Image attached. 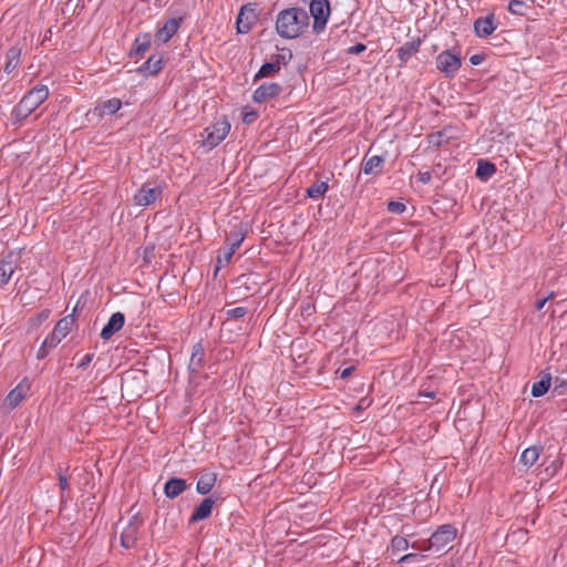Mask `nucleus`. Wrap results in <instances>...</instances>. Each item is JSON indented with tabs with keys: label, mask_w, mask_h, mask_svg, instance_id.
Instances as JSON below:
<instances>
[{
	"label": "nucleus",
	"mask_w": 567,
	"mask_h": 567,
	"mask_svg": "<svg viewBox=\"0 0 567 567\" xmlns=\"http://www.w3.org/2000/svg\"><path fill=\"white\" fill-rule=\"evenodd\" d=\"M309 13L300 7H291L278 12L275 29L282 39H297L309 28Z\"/></svg>",
	"instance_id": "nucleus-1"
},
{
	"label": "nucleus",
	"mask_w": 567,
	"mask_h": 567,
	"mask_svg": "<svg viewBox=\"0 0 567 567\" xmlns=\"http://www.w3.org/2000/svg\"><path fill=\"white\" fill-rule=\"evenodd\" d=\"M309 13L313 19V33L321 34L327 27L331 13L329 0H311L309 3Z\"/></svg>",
	"instance_id": "nucleus-5"
},
{
	"label": "nucleus",
	"mask_w": 567,
	"mask_h": 567,
	"mask_svg": "<svg viewBox=\"0 0 567 567\" xmlns=\"http://www.w3.org/2000/svg\"><path fill=\"white\" fill-rule=\"evenodd\" d=\"M542 447L533 445L527 449H525L520 455V463H523L525 466H532L536 463V461L539 458Z\"/></svg>",
	"instance_id": "nucleus-28"
},
{
	"label": "nucleus",
	"mask_w": 567,
	"mask_h": 567,
	"mask_svg": "<svg viewBox=\"0 0 567 567\" xmlns=\"http://www.w3.org/2000/svg\"><path fill=\"white\" fill-rule=\"evenodd\" d=\"M122 107V101L117 97H112L106 101L99 103L95 107V112L99 116L113 115Z\"/></svg>",
	"instance_id": "nucleus-23"
},
{
	"label": "nucleus",
	"mask_w": 567,
	"mask_h": 567,
	"mask_svg": "<svg viewBox=\"0 0 567 567\" xmlns=\"http://www.w3.org/2000/svg\"><path fill=\"white\" fill-rule=\"evenodd\" d=\"M548 299H549V297H545V298L538 299V300L536 301V305H535V306H536V309H537V310H542V309L545 307V305H546V302L548 301Z\"/></svg>",
	"instance_id": "nucleus-50"
},
{
	"label": "nucleus",
	"mask_w": 567,
	"mask_h": 567,
	"mask_svg": "<svg viewBox=\"0 0 567 567\" xmlns=\"http://www.w3.org/2000/svg\"><path fill=\"white\" fill-rule=\"evenodd\" d=\"M417 179L422 183V184H427L431 182L432 179V175L430 172H420L417 174Z\"/></svg>",
	"instance_id": "nucleus-45"
},
{
	"label": "nucleus",
	"mask_w": 567,
	"mask_h": 567,
	"mask_svg": "<svg viewBox=\"0 0 567 567\" xmlns=\"http://www.w3.org/2000/svg\"><path fill=\"white\" fill-rule=\"evenodd\" d=\"M329 178L326 181H316L306 190L307 196L311 199H319L324 196L329 189Z\"/></svg>",
	"instance_id": "nucleus-25"
},
{
	"label": "nucleus",
	"mask_w": 567,
	"mask_h": 567,
	"mask_svg": "<svg viewBox=\"0 0 567 567\" xmlns=\"http://www.w3.org/2000/svg\"><path fill=\"white\" fill-rule=\"evenodd\" d=\"M280 71V68L278 66V64L275 62V60L271 59V61L269 62H265L258 73L256 74L255 79H261V78H266L268 75H271L274 73H277Z\"/></svg>",
	"instance_id": "nucleus-32"
},
{
	"label": "nucleus",
	"mask_w": 567,
	"mask_h": 567,
	"mask_svg": "<svg viewBox=\"0 0 567 567\" xmlns=\"http://www.w3.org/2000/svg\"><path fill=\"white\" fill-rule=\"evenodd\" d=\"M367 47L365 44L363 43H355L354 45H351L348 48L347 52L348 54H360L362 53L363 51H365Z\"/></svg>",
	"instance_id": "nucleus-42"
},
{
	"label": "nucleus",
	"mask_w": 567,
	"mask_h": 567,
	"mask_svg": "<svg viewBox=\"0 0 567 567\" xmlns=\"http://www.w3.org/2000/svg\"><path fill=\"white\" fill-rule=\"evenodd\" d=\"M554 392H558V394H561L563 392L561 391H558L559 388H564L567 385V382L565 380H560L559 378H556L554 380Z\"/></svg>",
	"instance_id": "nucleus-47"
},
{
	"label": "nucleus",
	"mask_w": 567,
	"mask_h": 567,
	"mask_svg": "<svg viewBox=\"0 0 567 567\" xmlns=\"http://www.w3.org/2000/svg\"><path fill=\"white\" fill-rule=\"evenodd\" d=\"M215 504V499L213 497L204 498L198 506L195 507L190 517L189 524L197 523L199 520H204L208 518L212 514L213 506Z\"/></svg>",
	"instance_id": "nucleus-19"
},
{
	"label": "nucleus",
	"mask_w": 567,
	"mask_h": 567,
	"mask_svg": "<svg viewBox=\"0 0 567 567\" xmlns=\"http://www.w3.org/2000/svg\"><path fill=\"white\" fill-rule=\"evenodd\" d=\"M436 68L446 78H453L462 65V58L460 52H452L444 50L436 56Z\"/></svg>",
	"instance_id": "nucleus-6"
},
{
	"label": "nucleus",
	"mask_w": 567,
	"mask_h": 567,
	"mask_svg": "<svg viewBox=\"0 0 567 567\" xmlns=\"http://www.w3.org/2000/svg\"><path fill=\"white\" fill-rule=\"evenodd\" d=\"M33 109L28 106L27 103H24L22 100L14 106L12 111V115L16 118V121L20 122L24 118H27L29 115L33 113Z\"/></svg>",
	"instance_id": "nucleus-31"
},
{
	"label": "nucleus",
	"mask_w": 567,
	"mask_h": 567,
	"mask_svg": "<svg viewBox=\"0 0 567 567\" xmlns=\"http://www.w3.org/2000/svg\"><path fill=\"white\" fill-rule=\"evenodd\" d=\"M28 386L23 385V383H19L16 388H13L3 401V408L12 411L14 410L27 396Z\"/></svg>",
	"instance_id": "nucleus-16"
},
{
	"label": "nucleus",
	"mask_w": 567,
	"mask_h": 567,
	"mask_svg": "<svg viewBox=\"0 0 567 567\" xmlns=\"http://www.w3.org/2000/svg\"><path fill=\"white\" fill-rule=\"evenodd\" d=\"M59 486L61 491H65L69 486L68 477L63 475L62 473H59Z\"/></svg>",
	"instance_id": "nucleus-48"
},
{
	"label": "nucleus",
	"mask_w": 567,
	"mask_h": 567,
	"mask_svg": "<svg viewBox=\"0 0 567 567\" xmlns=\"http://www.w3.org/2000/svg\"><path fill=\"white\" fill-rule=\"evenodd\" d=\"M425 560V555L419 553H410L402 556L399 559V563L409 565L411 567H422V564Z\"/></svg>",
	"instance_id": "nucleus-30"
},
{
	"label": "nucleus",
	"mask_w": 567,
	"mask_h": 567,
	"mask_svg": "<svg viewBox=\"0 0 567 567\" xmlns=\"http://www.w3.org/2000/svg\"><path fill=\"white\" fill-rule=\"evenodd\" d=\"M258 20L255 3L244 4L238 13L236 25L238 33H248Z\"/></svg>",
	"instance_id": "nucleus-7"
},
{
	"label": "nucleus",
	"mask_w": 567,
	"mask_h": 567,
	"mask_svg": "<svg viewBox=\"0 0 567 567\" xmlns=\"http://www.w3.org/2000/svg\"><path fill=\"white\" fill-rule=\"evenodd\" d=\"M445 131H437L435 133H432L429 135V143L433 146H441L443 141L442 137L444 136Z\"/></svg>",
	"instance_id": "nucleus-41"
},
{
	"label": "nucleus",
	"mask_w": 567,
	"mask_h": 567,
	"mask_svg": "<svg viewBox=\"0 0 567 567\" xmlns=\"http://www.w3.org/2000/svg\"><path fill=\"white\" fill-rule=\"evenodd\" d=\"M75 322L74 316L69 315L60 319L52 332L47 336L37 352V359H44L72 330Z\"/></svg>",
	"instance_id": "nucleus-2"
},
{
	"label": "nucleus",
	"mask_w": 567,
	"mask_h": 567,
	"mask_svg": "<svg viewBox=\"0 0 567 567\" xmlns=\"http://www.w3.org/2000/svg\"><path fill=\"white\" fill-rule=\"evenodd\" d=\"M496 173V166L488 162V161H485V159H480L477 162V168H476V172H475V175L482 179V181H487L494 174Z\"/></svg>",
	"instance_id": "nucleus-26"
},
{
	"label": "nucleus",
	"mask_w": 567,
	"mask_h": 567,
	"mask_svg": "<svg viewBox=\"0 0 567 567\" xmlns=\"http://www.w3.org/2000/svg\"><path fill=\"white\" fill-rule=\"evenodd\" d=\"M284 89L279 83L266 82L258 86L252 93V100L256 103H262L275 99L282 93Z\"/></svg>",
	"instance_id": "nucleus-10"
},
{
	"label": "nucleus",
	"mask_w": 567,
	"mask_h": 567,
	"mask_svg": "<svg viewBox=\"0 0 567 567\" xmlns=\"http://www.w3.org/2000/svg\"><path fill=\"white\" fill-rule=\"evenodd\" d=\"M18 267V257L14 252H9L0 260V286L7 285Z\"/></svg>",
	"instance_id": "nucleus-14"
},
{
	"label": "nucleus",
	"mask_w": 567,
	"mask_h": 567,
	"mask_svg": "<svg viewBox=\"0 0 567 567\" xmlns=\"http://www.w3.org/2000/svg\"><path fill=\"white\" fill-rule=\"evenodd\" d=\"M245 236H246V234L241 229L230 233V235L228 237V240H230V244L227 248L231 249L233 252L235 254V251L240 247L243 240L245 239Z\"/></svg>",
	"instance_id": "nucleus-33"
},
{
	"label": "nucleus",
	"mask_w": 567,
	"mask_h": 567,
	"mask_svg": "<svg viewBox=\"0 0 567 567\" xmlns=\"http://www.w3.org/2000/svg\"><path fill=\"white\" fill-rule=\"evenodd\" d=\"M384 163V156L373 155L369 158H364L362 163V171L365 175H379L382 173Z\"/></svg>",
	"instance_id": "nucleus-21"
},
{
	"label": "nucleus",
	"mask_w": 567,
	"mask_h": 567,
	"mask_svg": "<svg viewBox=\"0 0 567 567\" xmlns=\"http://www.w3.org/2000/svg\"><path fill=\"white\" fill-rule=\"evenodd\" d=\"M497 27L498 22L493 13L477 18L473 24L475 35L482 39L489 37Z\"/></svg>",
	"instance_id": "nucleus-11"
},
{
	"label": "nucleus",
	"mask_w": 567,
	"mask_h": 567,
	"mask_svg": "<svg viewBox=\"0 0 567 567\" xmlns=\"http://www.w3.org/2000/svg\"><path fill=\"white\" fill-rule=\"evenodd\" d=\"M125 322V317L122 312L113 313L107 323L103 327L101 331V338L103 340L111 339L117 331H120Z\"/></svg>",
	"instance_id": "nucleus-15"
},
{
	"label": "nucleus",
	"mask_w": 567,
	"mask_h": 567,
	"mask_svg": "<svg viewBox=\"0 0 567 567\" xmlns=\"http://www.w3.org/2000/svg\"><path fill=\"white\" fill-rule=\"evenodd\" d=\"M189 487L186 480L172 477L164 484V494L167 498L174 499Z\"/></svg>",
	"instance_id": "nucleus-18"
},
{
	"label": "nucleus",
	"mask_w": 567,
	"mask_h": 567,
	"mask_svg": "<svg viewBox=\"0 0 567 567\" xmlns=\"http://www.w3.org/2000/svg\"><path fill=\"white\" fill-rule=\"evenodd\" d=\"M204 359H205V350L200 342H197L194 344L189 363H188V372L190 380H194L202 372V369L204 367Z\"/></svg>",
	"instance_id": "nucleus-12"
},
{
	"label": "nucleus",
	"mask_w": 567,
	"mask_h": 567,
	"mask_svg": "<svg viewBox=\"0 0 567 567\" xmlns=\"http://www.w3.org/2000/svg\"><path fill=\"white\" fill-rule=\"evenodd\" d=\"M49 96L47 85L38 84L31 89L21 100L35 111Z\"/></svg>",
	"instance_id": "nucleus-13"
},
{
	"label": "nucleus",
	"mask_w": 567,
	"mask_h": 567,
	"mask_svg": "<svg viewBox=\"0 0 567 567\" xmlns=\"http://www.w3.org/2000/svg\"><path fill=\"white\" fill-rule=\"evenodd\" d=\"M94 353H86L78 363L79 369H85L93 360Z\"/></svg>",
	"instance_id": "nucleus-44"
},
{
	"label": "nucleus",
	"mask_w": 567,
	"mask_h": 567,
	"mask_svg": "<svg viewBox=\"0 0 567 567\" xmlns=\"http://www.w3.org/2000/svg\"><path fill=\"white\" fill-rule=\"evenodd\" d=\"M142 524L143 520L136 515L130 519L121 534V545L124 548L131 549L136 545Z\"/></svg>",
	"instance_id": "nucleus-9"
},
{
	"label": "nucleus",
	"mask_w": 567,
	"mask_h": 567,
	"mask_svg": "<svg viewBox=\"0 0 567 567\" xmlns=\"http://www.w3.org/2000/svg\"><path fill=\"white\" fill-rule=\"evenodd\" d=\"M163 68L162 56L151 55L141 66V70L148 75H156Z\"/></svg>",
	"instance_id": "nucleus-27"
},
{
	"label": "nucleus",
	"mask_w": 567,
	"mask_h": 567,
	"mask_svg": "<svg viewBox=\"0 0 567 567\" xmlns=\"http://www.w3.org/2000/svg\"><path fill=\"white\" fill-rule=\"evenodd\" d=\"M420 396H424V398H429V399H434L435 398V392L423 391V392H420Z\"/></svg>",
	"instance_id": "nucleus-51"
},
{
	"label": "nucleus",
	"mask_w": 567,
	"mask_h": 567,
	"mask_svg": "<svg viewBox=\"0 0 567 567\" xmlns=\"http://www.w3.org/2000/svg\"><path fill=\"white\" fill-rule=\"evenodd\" d=\"M6 56L7 62L3 70L7 74H10L18 68L20 63L21 49H19L18 47H11L7 51Z\"/></svg>",
	"instance_id": "nucleus-24"
},
{
	"label": "nucleus",
	"mask_w": 567,
	"mask_h": 567,
	"mask_svg": "<svg viewBox=\"0 0 567 567\" xmlns=\"http://www.w3.org/2000/svg\"><path fill=\"white\" fill-rule=\"evenodd\" d=\"M161 190L155 187H150V185L144 184L134 195V203L137 206H148L156 200Z\"/></svg>",
	"instance_id": "nucleus-17"
},
{
	"label": "nucleus",
	"mask_w": 567,
	"mask_h": 567,
	"mask_svg": "<svg viewBox=\"0 0 567 567\" xmlns=\"http://www.w3.org/2000/svg\"><path fill=\"white\" fill-rule=\"evenodd\" d=\"M217 481V474L210 471L200 472L199 478L196 484V491L200 495H207L214 487Z\"/></svg>",
	"instance_id": "nucleus-20"
},
{
	"label": "nucleus",
	"mask_w": 567,
	"mask_h": 567,
	"mask_svg": "<svg viewBox=\"0 0 567 567\" xmlns=\"http://www.w3.org/2000/svg\"><path fill=\"white\" fill-rule=\"evenodd\" d=\"M410 547L409 540L403 536H394L391 539V550L392 553L404 551Z\"/></svg>",
	"instance_id": "nucleus-34"
},
{
	"label": "nucleus",
	"mask_w": 567,
	"mask_h": 567,
	"mask_svg": "<svg viewBox=\"0 0 567 567\" xmlns=\"http://www.w3.org/2000/svg\"><path fill=\"white\" fill-rule=\"evenodd\" d=\"M151 45V40L148 34H144L143 37H137L134 41L135 51L137 54H142L148 50Z\"/></svg>",
	"instance_id": "nucleus-35"
},
{
	"label": "nucleus",
	"mask_w": 567,
	"mask_h": 567,
	"mask_svg": "<svg viewBox=\"0 0 567 567\" xmlns=\"http://www.w3.org/2000/svg\"><path fill=\"white\" fill-rule=\"evenodd\" d=\"M247 312H248V310L246 307H236V308L229 309L227 311V315L231 319H239V318H243L244 316H246Z\"/></svg>",
	"instance_id": "nucleus-40"
},
{
	"label": "nucleus",
	"mask_w": 567,
	"mask_h": 567,
	"mask_svg": "<svg viewBox=\"0 0 567 567\" xmlns=\"http://www.w3.org/2000/svg\"><path fill=\"white\" fill-rule=\"evenodd\" d=\"M292 58V52L289 49H282L280 53L274 55L271 59L275 60V62L280 68L281 65H287L288 62Z\"/></svg>",
	"instance_id": "nucleus-38"
},
{
	"label": "nucleus",
	"mask_w": 567,
	"mask_h": 567,
	"mask_svg": "<svg viewBox=\"0 0 567 567\" xmlns=\"http://www.w3.org/2000/svg\"><path fill=\"white\" fill-rule=\"evenodd\" d=\"M233 256L234 252L231 249H228L227 247L221 249L217 256V267L215 271L217 272L221 267L227 265Z\"/></svg>",
	"instance_id": "nucleus-37"
},
{
	"label": "nucleus",
	"mask_w": 567,
	"mask_h": 567,
	"mask_svg": "<svg viewBox=\"0 0 567 567\" xmlns=\"http://www.w3.org/2000/svg\"><path fill=\"white\" fill-rule=\"evenodd\" d=\"M484 55L483 54H473L471 58H470V62L472 65H480L481 63H483L484 61Z\"/></svg>",
	"instance_id": "nucleus-46"
},
{
	"label": "nucleus",
	"mask_w": 567,
	"mask_h": 567,
	"mask_svg": "<svg viewBox=\"0 0 567 567\" xmlns=\"http://www.w3.org/2000/svg\"><path fill=\"white\" fill-rule=\"evenodd\" d=\"M421 45V39H412L403 43L398 50V58L402 62H406L413 54H415Z\"/></svg>",
	"instance_id": "nucleus-22"
},
{
	"label": "nucleus",
	"mask_w": 567,
	"mask_h": 567,
	"mask_svg": "<svg viewBox=\"0 0 567 567\" xmlns=\"http://www.w3.org/2000/svg\"><path fill=\"white\" fill-rule=\"evenodd\" d=\"M456 535L457 529L454 525L444 524L431 535L426 547L419 546L416 543H413L411 547L420 550H434L436 553L443 551L446 546L456 538Z\"/></svg>",
	"instance_id": "nucleus-3"
},
{
	"label": "nucleus",
	"mask_w": 567,
	"mask_h": 567,
	"mask_svg": "<svg viewBox=\"0 0 567 567\" xmlns=\"http://www.w3.org/2000/svg\"><path fill=\"white\" fill-rule=\"evenodd\" d=\"M50 316V310L49 309H44L42 310L35 318H33L32 320L34 321V326H40L42 322H44Z\"/></svg>",
	"instance_id": "nucleus-43"
},
{
	"label": "nucleus",
	"mask_w": 567,
	"mask_h": 567,
	"mask_svg": "<svg viewBox=\"0 0 567 567\" xmlns=\"http://www.w3.org/2000/svg\"><path fill=\"white\" fill-rule=\"evenodd\" d=\"M406 206L401 202L391 200L388 203V210L392 214H402Z\"/></svg>",
	"instance_id": "nucleus-39"
},
{
	"label": "nucleus",
	"mask_w": 567,
	"mask_h": 567,
	"mask_svg": "<svg viewBox=\"0 0 567 567\" xmlns=\"http://www.w3.org/2000/svg\"><path fill=\"white\" fill-rule=\"evenodd\" d=\"M551 377L549 373H546L542 377V379L535 382L532 386V395L534 398H539L544 395L548 389L550 388Z\"/></svg>",
	"instance_id": "nucleus-29"
},
{
	"label": "nucleus",
	"mask_w": 567,
	"mask_h": 567,
	"mask_svg": "<svg viewBox=\"0 0 567 567\" xmlns=\"http://www.w3.org/2000/svg\"><path fill=\"white\" fill-rule=\"evenodd\" d=\"M528 9V6L522 0H512L508 3V10L513 14L524 16Z\"/></svg>",
	"instance_id": "nucleus-36"
},
{
	"label": "nucleus",
	"mask_w": 567,
	"mask_h": 567,
	"mask_svg": "<svg viewBox=\"0 0 567 567\" xmlns=\"http://www.w3.org/2000/svg\"><path fill=\"white\" fill-rule=\"evenodd\" d=\"M353 370H354V367H348V368H346V369H343L341 371H338V372H339V375H340L341 379H346V378H348L352 373Z\"/></svg>",
	"instance_id": "nucleus-49"
},
{
	"label": "nucleus",
	"mask_w": 567,
	"mask_h": 567,
	"mask_svg": "<svg viewBox=\"0 0 567 567\" xmlns=\"http://www.w3.org/2000/svg\"><path fill=\"white\" fill-rule=\"evenodd\" d=\"M230 131V123L226 116L216 118L209 126L202 133L204 145L208 148L216 147L221 143Z\"/></svg>",
	"instance_id": "nucleus-4"
},
{
	"label": "nucleus",
	"mask_w": 567,
	"mask_h": 567,
	"mask_svg": "<svg viewBox=\"0 0 567 567\" xmlns=\"http://www.w3.org/2000/svg\"><path fill=\"white\" fill-rule=\"evenodd\" d=\"M183 23V18H171L166 20L162 25H157L154 34L155 42L158 44L167 43L178 31Z\"/></svg>",
	"instance_id": "nucleus-8"
}]
</instances>
